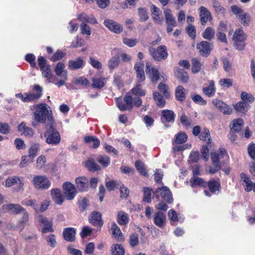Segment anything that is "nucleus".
<instances>
[{
    "label": "nucleus",
    "instance_id": "1",
    "mask_svg": "<svg viewBox=\"0 0 255 255\" xmlns=\"http://www.w3.org/2000/svg\"><path fill=\"white\" fill-rule=\"evenodd\" d=\"M33 116L37 123L45 124V126L54 124L52 112L47 109V105L45 104L36 105Z\"/></svg>",
    "mask_w": 255,
    "mask_h": 255
},
{
    "label": "nucleus",
    "instance_id": "2",
    "mask_svg": "<svg viewBox=\"0 0 255 255\" xmlns=\"http://www.w3.org/2000/svg\"><path fill=\"white\" fill-rule=\"evenodd\" d=\"M46 132L44 136L46 137V141L48 144H57L60 141V135L59 133L54 128V124L46 125L45 126Z\"/></svg>",
    "mask_w": 255,
    "mask_h": 255
},
{
    "label": "nucleus",
    "instance_id": "3",
    "mask_svg": "<svg viewBox=\"0 0 255 255\" xmlns=\"http://www.w3.org/2000/svg\"><path fill=\"white\" fill-rule=\"evenodd\" d=\"M149 52L152 58L156 61L164 60L168 55L166 47L164 45H160L156 49L150 47L149 48Z\"/></svg>",
    "mask_w": 255,
    "mask_h": 255
},
{
    "label": "nucleus",
    "instance_id": "4",
    "mask_svg": "<svg viewBox=\"0 0 255 255\" xmlns=\"http://www.w3.org/2000/svg\"><path fill=\"white\" fill-rule=\"evenodd\" d=\"M231 11L240 19L241 22L245 26L249 25L250 22V16L248 13L245 12L240 7L234 5L231 7Z\"/></svg>",
    "mask_w": 255,
    "mask_h": 255
},
{
    "label": "nucleus",
    "instance_id": "5",
    "mask_svg": "<svg viewBox=\"0 0 255 255\" xmlns=\"http://www.w3.org/2000/svg\"><path fill=\"white\" fill-rule=\"evenodd\" d=\"M153 195L158 201L159 200V195H160L161 198L167 203H171L173 202L171 192L169 189L166 186L157 188L153 192Z\"/></svg>",
    "mask_w": 255,
    "mask_h": 255
},
{
    "label": "nucleus",
    "instance_id": "6",
    "mask_svg": "<svg viewBox=\"0 0 255 255\" xmlns=\"http://www.w3.org/2000/svg\"><path fill=\"white\" fill-rule=\"evenodd\" d=\"M32 182L35 187L39 189H48L51 185L50 181L45 176H35Z\"/></svg>",
    "mask_w": 255,
    "mask_h": 255
},
{
    "label": "nucleus",
    "instance_id": "7",
    "mask_svg": "<svg viewBox=\"0 0 255 255\" xmlns=\"http://www.w3.org/2000/svg\"><path fill=\"white\" fill-rule=\"evenodd\" d=\"M213 44L211 42L202 41L197 45V49L200 55L208 57L212 50Z\"/></svg>",
    "mask_w": 255,
    "mask_h": 255
},
{
    "label": "nucleus",
    "instance_id": "8",
    "mask_svg": "<svg viewBox=\"0 0 255 255\" xmlns=\"http://www.w3.org/2000/svg\"><path fill=\"white\" fill-rule=\"evenodd\" d=\"M164 13L167 26V32L168 33L173 30V27L176 26V22L175 18L173 16L171 10L170 9L165 8L164 10Z\"/></svg>",
    "mask_w": 255,
    "mask_h": 255
},
{
    "label": "nucleus",
    "instance_id": "9",
    "mask_svg": "<svg viewBox=\"0 0 255 255\" xmlns=\"http://www.w3.org/2000/svg\"><path fill=\"white\" fill-rule=\"evenodd\" d=\"M64 194L68 200L74 199L77 193V190L75 186L70 182H66L63 185Z\"/></svg>",
    "mask_w": 255,
    "mask_h": 255
},
{
    "label": "nucleus",
    "instance_id": "10",
    "mask_svg": "<svg viewBox=\"0 0 255 255\" xmlns=\"http://www.w3.org/2000/svg\"><path fill=\"white\" fill-rule=\"evenodd\" d=\"M18 183L17 186V191L21 189L24 185L23 178H19L17 176H11L7 178L5 182V186L6 187H10L13 185Z\"/></svg>",
    "mask_w": 255,
    "mask_h": 255
},
{
    "label": "nucleus",
    "instance_id": "11",
    "mask_svg": "<svg viewBox=\"0 0 255 255\" xmlns=\"http://www.w3.org/2000/svg\"><path fill=\"white\" fill-rule=\"evenodd\" d=\"M105 25L111 31L115 33H120L123 31V27L117 22L110 19H106L104 21Z\"/></svg>",
    "mask_w": 255,
    "mask_h": 255
},
{
    "label": "nucleus",
    "instance_id": "12",
    "mask_svg": "<svg viewBox=\"0 0 255 255\" xmlns=\"http://www.w3.org/2000/svg\"><path fill=\"white\" fill-rule=\"evenodd\" d=\"M33 90L36 92V93H26L27 102L35 101L41 97L42 88L39 85H36L34 86Z\"/></svg>",
    "mask_w": 255,
    "mask_h": 255
},
{
    "label": "nucleus",
    "instance_id": "13",
    "mask_svg": "<svg viewBox=\"0 0 255 255\" xmlns=\"http://www.w3.org/2000/svg\"><path fill=\"white\" fill-rule=\"evenodd\" d=\"M38 221L43 225V227L42 228V233H46L48 232H52L53 231L52 223L51 221H49L46 217L42 215H39L38 216Z\"/></svg>",
    "mask_w": 255,
    "mask_h": 255
},
{
    "label": "nucleus",
    "instance_id": "14",
    "mask_svg": "<svg viewBox=\"0 0 255 255\" xmlns=\"http://www.w3.org/2000/svg\"><path fill=\"white\" fill-rule=\"evenodd\" d=\"M145 71L147 74H151L150 78L152 83H156L159 80L160 74L158 70L152 67L149 63H146Z\"/></svg>",
    "mask_w": 255,
    "mask_h": 255
},
{
    "label": "nucleus",
    "instance_id": "15",
    "mask_svg": "<svg viewBox=\"0 0 255 255\" xmlns=\"http://www.w3.org/2000/svg\"><path fill=\"white\" fill-rule=\"evenodd\" d=\"M199 16L201 24L204 25L208 21L212 19V16L210 12L207 8L203 6L200 7Z\"/></svg>",
    "mask_w": 255,
    "mask_h": 255
},
{
    "label": "nucleus",
    "instance_id": "16",
    "mask_svg": "<svg viewBox=\"0 0 255 255\" xmlns=\"http://www.w3.org/2000/svg\"><path fill=\"white\" fill-rule=\"evenodd\" d=\"M89 220L94 226L101 227L103 225L101 214L98 212L94 211L92 212L89 217Z\"/></svg>",
    "mask_w": 255,
    "mask_h": 255
},
{
    "label": "nucleus",
    "instance_id": "17",
    "mask_svg": "<svg viewBox=\"0 0 255 255\" xmlns=\"http://www.w3.org/2000/svg\"><path fill=\"white\" fill-rule=\"evenodd\" d=\"M143 67V64L140 62L136 63L134 65V69L136 73L137 82L139 83L144 81L145 79Z\"/></svg>",
    "mask_w": 255,
    "mask_h": 255
},
{
    "label": "nucleus",
    "instance_id": "18",
    "mask_svg": "<svg viewBox=\"0 0 255 255\" xmlns=\"http://www.w3.org/2000/svg\"><path fill=\"white\" fill-rule=\"evenodd\" d=\"M77 189L80 192L87 191L88 189V179L85 177H79L75 180Z\"/></svg>",
    "mask_w": 255,
    "mask_h": 255
},
{
    "label": "nucleus",
    "instance_id": "19",
    "mask_svg": "<svg viewBox=\"0 0 255 255\" xmlns=\"http://www.w3.org/2000/svg\"><path fill=\"white\" fill-rule=\"evenodd\" d=\"M76 230L73 228H67L64 229L63 236L65 240L73 242L75 240Z\"/></svg>",
    "mask_w": 255,
    "mask_h": 255
},
{
    "label": "nucleus",
    "instance_id": "20",
    "mask_svg": "<svg viewBox=\"0 0 255 255\" xmlns=\"http://www.w3.org/2000/svg\"><path fill=\"white\" fill-rule=\"evenodd\" d=\"M84 65V62L82 57H78L74 60H69L68 62V68L70 70H75L82 68Z\"/></svg>",
    "mask_w": 255,
    "mask_h": 255
},
{
    "label": "nucleus",
    "instance_id": "21",
    "mask_svg": "<svg viewBox=\"0 0 255 255\" xmlns=\"http://www.w3.org/2000/svg\"><path fill=\"white\" fill-rule=\"evenodd\" d=\"M51 195L52 200L56 204L61 205L63 203L64 198L59 189H52L51 191Z\"/></svg>",
    "mask_w": 255,
    "mask_h": 255
},
{
    "label": "nucleus",
    "instance_id": "22",
    "mask_svg": "<svg viewBox=\"0 0 255 255\" xmlns=\"http://www.w3.org/2000/svg\"><path fill=\"white\" fill-rule=\"evenodd\" d=\"M18 130L21 132V135L25 136L31 137L33 134V131L31 128L26 126L24 122L21 123L18 126Z\"/></svg>",
    "mask_w": 255,
    "mask_h": 255
},
{
    "label": "nucleus",
    "instance_id": "23",
    "mask_svg": "<svg viewBox=\"0 0 255 255\" xmlns=\"http://www.w3.org/2000/svg\"><path fill=\"white\" fill-rule=\"evenodd\" d=\"M226 153V151L224 148H220L217 152H212L211 153V156L213 164H217L220 165L219 160L222 158Z\"/></svg>",
    "mask_w": 255,
    "mask_h": 255
},
{
    "label": "nucleus",
    "instance_id": "24",
    "mask_svg": "<svg viewBox=\"0 0 255 255\" xmlns=\"http://www.w3.org/2000/svg\"><path fill=\"white\" fill-rule=\"evenodd\" d=\"M154 223L157 227H163L165 224V215L161 212H156L154 217Z\"/></svg>",
    "mask_w": 255,
    "mask_h": 255
},
{
    "label": "nucleus",
    "instance_id": "25",
    "mask_svg": "<svg viewBox=\"0 0 255 255\" xmlns=\"http://www.w3.org/2000/svg\"><path fill=\"white\" fill-rule=\"evenodd\" d=\"M117 221L119 224L121 226H127L129 221L128 214L122 211H119L117 216Z\"/></svg>",
    "mask_w": 255,
    "mask_h": 255
},
{
    "label": "nucleus",
    "instance_id": "26",
    "mask_svg": "<svg viewBox=\"0 0 255 255\" xmlns=\"http://www.w3.org/2000/svg\"><path fill=\"white\" fill-rule=\"evenodd\" d=\"M203 92L208 97H211L214 95L216 92L214 82L213 80L209 81V86L202 89Z\"/></svg>",
    "mask_w": 255,
    "mask_h": 255
},
{
    "label": "nucleus",
    "instance_id": "27",
    "mask_svg": "<svg viewBox=\"0 0 255 255\" xmlns=\"http://www.w3.org/2000/svg\"><path fill=\"white\" fill-rule=\"evenodd\" d=\"M176 78L182 83H186L189 80L187 73L183 69H178L175 73Z\"/></svg>",
    "mask_w": 255,
    "mask_h": 255
},
{
    "label": "nucleus",
    "instance_id": "28",
    "mask_svg": "<svg viewBox=\"0 0 255 255\" xmlns=\"http://www.w3.org/2000/svg\"><path fill=\"white\" fill-rule=\"evenodd\" d=\"M85 166L89 171L92 172H95L101 169V167L92 158L88 159L85 162Z\"/></svg>",
    "mask_w": 255,
    "mask_h": 255
},
{
    "label": "nucleus",
    "instance_id": "29",
    "mask_svg": "<svg viewBox=\"0 0 255 255\" xmlns=\"http://www.w3.org/2000/svg\"><path fill=\"white\" fill-rule=\"evenodd\" d=\"M244 124L243 120L241 119L234 120L233 124L230 126L232 131L238 132L241 130Z\"/></svg>",
    "mask_w": 255,
    "mask_h": 255
},
{
    "label": "nucleus",
    "instance_id": "30",
    "mask_svg": "<svg viewBox=\"0 0 255 255\" xmlns=\"http://www.w3.org/2000/svg\"><path fill=\"white\" fill-rule=\"evenodd\" d=\"M186 90L182 86H178L175 90V97L177 100L183 101L186 98Z\"/></svg>",
    "mask_w": 255,
    "mask_h": 255
},
{
    "label": "nucleus",
    "instance_id": "31",
    "mask_svg": "<svg viewBox=\"0 0 255 255\" xmlns=\"http://www.w3.org/2000/svg\"><path fill=\"white\" fill-rule=\"evenodd\" d=\"M187 139V134L183 132H179L176 135L174 140L172 141V144H181L184 143Z\"/></svg>",
    "mask_w": 255,
    "mask_h": 255
},
{
    "label": "nucleus",
    "instance_id": "32",
    "mask_svg": "<svg viewBox=\"0 0 255 255\" xmlns=\"http://www.w3.org/2000/svg\"><path fill=\"white\" fill-rule=\"evenodd\" d=\"M6 209L14 214H21L22 212H23L25 209L23 208L22 206L14 204H10L6 206Z\"/></svg>",
    "mask_w": 255,
    "mask_h": 255
},
{
    "label": "nucleus",
    "instance_id": "33",
    "mask_svg": "<svg viewBox=\"0 0 255 255\" xmlns=\"http://www.w3.org/2000/svg\"><path fill=\"white\" fill-rule=\"evenodd\" d=\"M65 65L62 62H58L55 68V72L58 76L63 77L65 79H67V72L64 71Z\"/></svg>",
    "mask_w": 255,
    "mask_h": 255
},
{
    "label": "nucleus",
    "instance_id": "34",
    "mask_svg": "<svg viewBox=\"0 0 255 255\" xmlns=\"http://www.w3.org/2000/svg\"><path fill=\"white\" fill-rule=\"evenodd\" d=\"M233 39L234 41H245L246 35L243 30L238 29L235 31Z\"/></svg>",
    "mask_w": 255,
    "mask_h": 255
},
{
    "label": "nucleus",
    "instance_id": "35",
    "mask_svg": "<svg viewBox=\"0 0 255 255\" xmlns=\"http://www.w3.org/2000/svg\"><path fill=\"white\" fill-rule=\"evenodd\" d=\"M162 117L166 122L173 123L175 115L172 111L164 110L162 111Z\"/></svg>",
    "mask_w": 255,
    "mask_h": 255
},
{
    "label": "nucleus",
    "instance_id": "36",
    "mask_svg": "<svg viewBox=\"0 0 255 255\" xmlns=\"http://www.w3.org/2000/svg\"><path fill=\"white\" fill-rule=\"evenodd\" d=\"M84 142L87 144L92 142V147L97 148L100 144V140L94 136H87L84 138Z\"/></svg>",
    "mask_w": 255,
    "mask_h": 255
},
{
    "label": "nucleus",
    "instance_id": "37",
    "mask_svg": "<svg viewBox=\"0 0 255 255\" xmlns=\"http://www.w3.org/2000/svg\"><path fill=\"white\" fill-rule=\"evenodd\" d=\"M120 64V58L118 55L112 57L108 61V66L111 71L117 67Z\"/></svg>",
    "mask_w": 255,
    "mask_h": 255
},
{
    "label": "nucleus",
    "instance_id": "38",
    "mask_svg": "<svg viewBox=\"0 0 255 255\" xmlns=\"http://www.w3.org/2000/svg\"><path fill=\"white\" fill-rule=\"evenodd\" d=\"M21 214L22 217L19 219L18 225L19 228L22 230L28 222V214L26 210H24Z\"/></svg>",
    "mask_w": 255,
    "mask_h": 255
},
{
    "label": "nucleus",
    "instance_id": "39",
    "mask_svg": "<svg viewBox=\"0 0 255 255\" xmlns=\"http://www.w3.org/2000/svg\"><path fill=\"white\" fill-rule=\"evenodd\" d=\"M111 230L112 231V234L115 237L118 238L119 241H122L123 239L122 233L120 228L117 225L113 222L111 225Z\"/></svg>",
    "mask_w": 255,
    "mask_h": 255
},
{
    "label": "nucleus",
    "instance_id": "40",
    "mask_svg": "<svg viewBox=\"0 0 255 255\" xmlns=\"http://www.w3.org/2000/svg\"><path fill=\"white\" fill-rule=\"evenodd\" d=\"M92 87L101 89L103 87L107 82V80L104 78H93Z\"/></svg>",
    "mask_w": 255,
    "mask_h": 255
},
{
    "label": "nucleus",
    "instance_id": "41",
    "mask_svg": "<svg viewBox=\"0 0 255 255\" xmlns=\"http://www.w3.org/2000/svg\"><path fill=\"white\" fill-rule=\"evenodd\" d=\"M208 186L211 192L215 193L216 191H219L221 188V185L219 182L215 180H210L208 182Z\"/></svg>",
    "mask_w": 255,
    "mask_h": 255
},
{
    "label": "nucleus",
    "instance_id": "42",
    "mask_svg": "<svg viewBox=\"0 0 255 255\" xmlns=\"http://www.w3.org/2000/svg\"><path fill=\"white\" fill-rule=\"evenodd\" d=\"M192 72L194 74L198 73L201 70L202 64L196 58L191 60Z\"/></svg>",
    "mask_w": 255,
    "mask_h": 255
},
{
    "label": "nucleus",
    "instance_id": "43",
    "mask_svg": "<svg viewBox=\"0 0 255 255\" xmlns=\"http://www.w3.org/2000/svg\"><path fill=\"white\" fill-rule=\"evenodd\" d=\"M39 149L38 144L32 145L29 149L28 157L30 159V161H33V158L37 155L38 151Z\"/></svg>",
    "mask_w": 255,
    "mask_h": 255
},
{
    "label": "nucleus",
    "instance_id": "44",
    "mask_svg": "<svg viewBox=\"0 0 255 255\" xmlns=\"http://www.w3.org/2000/svg\"><path fill=\"white\" fill-rule=\"evenodd\" d=\"M153 99L156 102L157 105L160 107L163 108L164 107L165 104V101L163 98V96L160 94L158 92H154L153 93Z\"/></svg>",
    "mask_w": 255,
    "mask_h": 255
},
{
    "label": "nucleus",
    "instance_id": "45",
    "mask_svg": "<svg viewBox=\"0 0 255 255\" xmlns=\"http://www.w3.org/2000/svg\"><path fill=\"white\" fill-rule=\"evenodd\" d=\"M215 36V31L211 27H207L203 33V37L207 40H210Z\"/></svg>",
    "mask_w": 255,
    "mask_h": 255
},
{
    "label": "nucleus",
    "instance_id": "46",
    "mask_svg": "<svg viewBox=\"0 0 255 255\" xmlns=\"http://www.w3.org/2000/svg\"><path fill=\"white\" fill-rule=\"evenodd\" d=\"M111 252L112 255H124L125 251L123 247L118 244L113 245L112 248Z\"/></svg>",
    "mask_w": 255,
    "mask_h": 255
},
{
    "label": "nucleus",
    "instance_id": "47",
    "mask_svg": "<svg viewBox=\"0 0 255 255\" xmlns=\"http://www.w3.org/2000/svg\"><path fill=\"white\" fill-rule=\"evenodd\" d=\"M97 161L104 167H107L110 163V157L106 155L99 156Z\"/></svg>",
    "mask_w": 255,
    "mask_h": 255
},
{
    "label": "nucleus",
    "instance_id": "48",
    "mask_svg": "<svg viewBox=\"0 0 255 255\" xmlns=\"http://www.w3.org/2000/svg\"><path fill=\"white\" fill-rule=\"evenodd\" d=\"M158 89L160 93H162L165 98H168L170 97V92L168 86L162 83H160L158 86Z\"/></svg>",
    "mask_w": 255,
    "mask_h": 255
},
{
    "label": "nucleus",
    "instance_id": "49",
    "mask_svg": "<svg viewBox=\"0 0 255 255\" xmlns=\"http://www.w3.org/2000/svg\"><path fill=\"white\" fill-rule=\"evenodd\" d=\"M131 92L135 96H143L145 95V92L141 88V85L139 83L131 89Z\"/></svg>",
    "mask_w": 255,
    "mask_h": 255
},
{
    "label": "nucleus",
    "instance_id": "50",
    "mask_svg": "<svg viewBox=\"0 0 255 255\" xmlns=\"http://www.w3.org/2000/svg\"><path fill=\"white\" fill-rule=\"evenodd\" d=\"M135 166L141 174L144 176H146L147 175V173L144 167V165L141 161L140 160H137L135 162Z\"/></svg>",
    "mask_w": 255,
    "mask_h": 255
},
{
    "label": "nucleus",
    "instance_id": "51",
    "mask_svg": "<svg viewBox=\"0 0 255 255\" xmlns=\"http://www.w3.org/2000/svg\"><path fill=\"white\" fill-rule=\"evenodd\" d=\"M153 192L151 189L144 187L143 188V201L147 203H150L151 193H152L153 194Z\"/></svg>",
    "mask_w": 255,
    "mask_h": 255
},
{
    "label": "nucleus",
    "instance_id": "52",
    "mask_svg": "<svg viewBox=\"0 0 255 255\" xmlns=\"http://www.w3.org/2000/svg\"><path fill=\"white\" fill-rule=\"evenodd\" d=\"M138 12L140 21H145L148 20L149 17L145 8L143 7H139L138 8Z\"/></svg>",
    "mask_w": 255,
    "mask_h": 255
},
{
    "label": "nucleus",
    "instance_id": "53",
    "mask_svg": "<svg viewBox=\"0 0 255 255\" xmlns=\"http://www.w3.org/2000/svg\"><path fill=\"white\" fill-rule=\"evenodd\" d=\"M200 137L201 139L203 140L204 141L208 143H210L211 142V136L208 129L204 128Z\"/></svg>",
    "mask_w": 255,
    "mask_h": 255
},
{
    "label": "nucleus",
    "instance_id": "54",
    "mask_svg": "<svg viewBox=\"0 0 255 255\" xmlns=\"http://www.w3.org/2000/svg\"><path fill=\"white\" fill-rule=\"evenodd\" d=\"M129 242L132 247L136 246L139 243L138 235L135 233H132L129 236Z\"/></svg>",
    "mask_w": 255,
    "mask_h": 255
},
{
    "label": "nucleus",
    "instance_id": "55",
    "mask_svg": "<svg viewBox=\"0 0 255 255\" xmlns=\"http://www.w3.org/2000/svg\"><path fill=\"white\" fill-rule=\"evenodd\" d=\"M191 186L194 187L196 185L206 186V183L204 180L200 177H195L191 181Z\"/></svg>",
    "mask_w": 255,
    "mask_h": 255
},
{
    "label": "nucleus",
    "instance_id": "56",
    "mask_svg": "<svg viewBox=\"0 0 255 255\" xmlns=\"http://www.w3.org/2000/svg\"><path fill=\"white\" fill-rule=\"evenodd\" d=\"M241 98L245 103L249 102L252 103L255 100L254 97L250 93L243 92L241 95Z\"/></svg>",
    "mask_w": 255,
    "mask_h": 255
},
{
    "label": "nucleus",
    "instance_id": "57",
    "mask_svg": "<svg viewBox=\"0 0 255 255\" xmlns=\"http://www.w3.org/2000/svg\"><path fill=\"white\" fill-rule=\"evenodd\" d=\"M118 182L115 180L110 181L106 183V187L109 191L114 190L115 188H118L120 186Z\"/></svg>",
    "mask_w": 255,
    "mask_h": 255
},
{
    "label": "nucleus",
    "instance_id": "58",
    "mask_svg": "<svg viewBox=\"0 0 255 255\" xmlns=\"http://www.w3.org/2000/svg\"><path fill=\"white\" fill-rule=\"evenodd\" d=\"M46 162V157L43 155L38 156L36 159V167L38 169L42 168Z\"/></svg>",
    "mask_w": 255,
    "mask_h": 255
},
{
    "label": "nucleus",
    "instance_id": "59",
    "mask_svg": "<svg viewBox=\"0 0 255 255\" xmlns=\"http://www.w3.org/2000/svg\"><path fill=\"white\" fill-rule=\"evenodd\" d=\"M123 43L129 47L134 46L138 42L137 39L128 38L125 37L123 40Z\"/></svg>",
    "mask_w": 255,
    "mask_h": 255
},
{
    "label": "nucleus",
    "instance_id": "60",
    "mask_svg": "<svg viewBox=\"0 0 255 255\" xmlns=\"http://www.w3.org/2000/svg\"><path fill=\"white\" fill-rule=\"evenodd\" d=\"M74 83L77 85L83 86H89L90 83L88 80L83 77H80L74 80Z\"/></svg>",
    "mask_w": 255,
    "mask_h": 255
},
{
    "label": "nucleus",
    "instance_id": "61",
    "mask_svg": "<svg viewBox=\"0 0 255 255\" xmlns=\"http://www.w3.org/2000/svg\"><path fill=\"white\" fill-rule=\"evenodd\" d=\"M219 84L223 87L229 88L233 85V80L231 79H221L219 81Z\"/></svg>",
    "mask_w": 255,
    "mask_h": 255
},
{
    "label": "nucleus",
    "instance_id": "62",
    "mask_svg": "<svg viewBox=\"0 0 255 255\" xmlns=\"http://www.w3.org/2000/svg\"><path fill=\"white\" fill-rule=\"evenodd\" d=\"M78 204L81 210L83 211L89 206V201L86 198H83L79 200Z\"/></svg>",
    "mask_w": 255,
    "mask_h": 255
},
{
    "label": "nucleus",
    "instance_id": "63",
    "mask_svg": "<svg viewBox=\"0 0 255 255\" xmlns=\"http://www.w3.org/2000/svg\"><path fill=\"white\" fill-rule=\"evenodd\" d=\"M46 241L48 245L52 247H55L57 245L55 236L54 234H50L46 238Z\"/></svg>",
    "mask_w": 255,
    "mask_h": 255
},
{
    "label": "nucleus",
    "instance_id": "64",
    "mask_svg": "<svg viewBox=\"0 0 255 255\" xmlns=\"http://www.w3.org/2000/svg\"><path fill=\"white\" fill-rule=\"evenodd\" d=\"M248 152L250 157L253 159H255V144L252 143L250 144L248 147Z\"/></svg>",
    "mask_w": 255,
    "mask_h": 255
}]
</instances>
